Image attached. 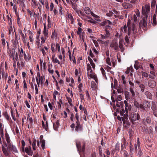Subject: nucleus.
<instances>
[{
	"label": "nucleus",
	"instance_id": "obj_1",
	"mask_svg": "<svg viewBox=\"0 0 157 157\" xmlns=\"http://www.w3.org/2000/svg\"><path fill=\"white\" fill-rule=\"evenodd\" d=\"M142 14L143 15L142 20L140 21V26L143 28H145L147 26V20L148 15L150 13V6L149 4H146L142 7Z\"/></svg>",
	"mask_w": 157,
	"mask_h": 157
},
{
	"label": "nucleus",
	"instance_id": "obj_2",
	"mask_svg": "<svg viewBox=\"0 0 157 157\" xmlns=\"http://www.w3.org/2000/svg\"><path fill=\"white\" fill-rule=\"evenodd\" d=\"M127 25L128 28V35H126L125 37V40L127 43L129 44V41L128 36L130 34L131 31H132V33H135L137 32V29L134 24H133L131 26L130 24V23L128 22L127 23Z\"/></svg>",
	"mask_w": 157,
	"mask_h": 157
},
{
	"label": "nucleus",
	"instance_id": "obj_3",
	"mask_svg": "<svg viewBox=\"0 0 157 157\" xmlns=\"http://www.w3.org/2000/svg\"><path fill=\"white\" fill-rule=\"evenodd\" d=\"M124 102L125 106V113L124 115H125V116H126V118H127V116L128 115V113L131 110L132 106L131 105L128 104V102L124 100Z\"/></svg>",
	"mask_w": 157,
	"mask_h": 157
},
{
	"label": "nucleus",
	"instance_id": "obj_4",
	"mask_svg": "<svg viewBox=\"0 0 157 157\" xmlns=\"http://www.w3.org/2000/svg\"><path fill=\"white\" fill-rule=\"evenodd\" d=\"M2 150L3 152L6 157H10L11 154V151L8 147H5L3 145L2 146Z\"/></svg>",
	"mask_w": 157,
	"mask_h": 157
},
{
	"label": "nucleus",
	"instance_id": "obj_5",
	"mask_svg": "<svg viewBox=\"0 0 157 157\" xmlns=\"http://www.w3.org/2000/svg\"><path fill=\"white\" fill-rule=\"evenodd\" d=\"M140 118V116L139 114L132 113H131L130 119L132 123L137 120H138Z\"/></svg>",
	"mask_w": 157,
	"mask_h": 157
},
{
	"label": "nucleus",
	"instance_id": "obj_6",
	"mask_svg": "<svg viewBox=\"0 0 157 157\" xmlns=\"http://www.w3.org/2000/svg\"><path fill=\"white\" fill-rule=\"evenodd\" d=\"M110 47L113 48L114 49L117 51H119L118 48V44L116 40H113L111 43Z\"/></svg>",
	"mask_w": 157,
	"mask_h": 157
},
{
	"label": "nucleus",
	"instance_id": "obj_7",
	"mask_svg": "<svg viewBox=\"0 0 157 157\" xmlns=\"http://www.w3.org/2000/svg\"><path fill=\"white\" fill-rule=\"evenodd\" d=\"M76 146L78 151L80 153L84 152L85 150V144H84L82 148L81 147L80 143L79 141L76 142Z\"/></svg>",
	"mask_w": 157,
	"mask_h": 157
},
{
	"label": "nucleus",
	"instance_id": "obj_8",
	"mask_svg": "<svg viewBox=\"0 0 157 157\" xmlns=\"http://www.w3.org/2000/svg\"><path fill=\"white\" fill-rule=\"evenodd\" d=\"M25 151L28 155L32 156L33 154V152L32 151L31 146H29L28 147H26L25 149Z\"/></svg>",
	"mask_w": 157,
	"mask_h": 157
},
{
	"label": "nucleus",
	"instance_id": "obj_9",
	"mask_svg": "<svg viewBox=\"0 0 157 157\" xmlns=\"http://www.w3.org/2000/svg\"><path fill=\"white\" fill-rule=\"evenodd\" d=\"M122 141L123 143V144H121V150H122L126 148V146L128 144V143L126 142V139L124 137L122 139Z\"/></svg>",
	"mask_w": 157,
	"mask_h": 157
},
{
	"label": "nucleus",
	"instance_id": "obj_10",
	"mask_svg": "<svg viewBox=\"0 0 157 157\" xmlns=\"http://www.w3.org/2000/svg\"><path fill=\"white\" fill-rule=\"evenodd\" d=\"M128 115L127 118L125 115H124V117H121L123 123L124 124H126L127 125H129L130 124V123L128 120Z\"/></svg>",
	"mask_w": 157,
	"mask_h": 157
},
{
	"label": "nucleus",
	"instance_id": "obj_11",
	"mask_svg": "<svg viewBox=\"0 0 157 157\" xmlns=\"http://www.w3.org/2000/svg\"><path fill=\"white\" fill-rule=\"evenodd\" d=\"M83 130V126L82 124L77 125H76L75 130L78 133L81 132Z\"/></svg>",
	"mask_w": 157,
	"mask_h": 157
},
{
	"label": "nucleus",
	"instance_id": "obj_12",
	"mask_svg": "<svg viewBox=\"0 0 157 157\" xmlns=\"http://www.w3.org/2000/svg\"><path fill=\"white\" fill-rule=\"evenodd\" d=\"M100 24L101 26H105L106 25L108 24L112 25V22L108 20H105V21L102 22L100 23Z\"/></svg>",
	"mask_w": 157,
	"mask_h": 157
},
{
	"label": "nucleus",
	"instance_id": "obj_13",
	"mask_svg": "<svg viewBox=\"0 0 157 157\" xmlns=\"http://www.w3.org/2000/svg\"><path fill=\"white\" fill-rule=\"evenodd\" d=\"M123 41L121 40L119 41L118 44V48L120 49L121 51L123 52L124 50V45L123 44Z\"/></svg>",
	"mask_w": 157,
	"mask_h": 157
},
{
	"label": "nucleus",
	"instance_id": "obj_14",
	"mask_svg": "<svg viewBox=\"0 0 157 157\" xmlns=\"http://www.w3.org/2000/svg\"><path fill=\"white\" fill-rule=\"evenodd\" d=\"M149 87L151 88H154L156 85V83L155 81L153 80H150L148 82Z\"/></svg>",
	"mask_w": 157,
	"mask_h": 157
},
{
	"label": "nucleus",
	"instance_id": "obj_15",
	"mask_svg": "<svg viewBox=\"0 0 157 157\" xmlns=\"http://www.w3.org/2000/svg\"><path fill=\"white\" fill-rule=\"evenodd\" d=\"M90 73V74L89 75L90 77L91 78H94L95 80V82L97 83L98 81V79L96 75L94 73L93 71L91 73Z\"/></svg>",
	"mask_w": 157,
	"mask_h": 157
},
{
	"label": "nucleus",
	"instance_id": "obj_16",
	"mask_svg": "<svg viewBox=\"0 0 157 157\" xmlns=\"http://www.w3.org/2000/svg\"><path fill=\"white\" fill-rule=\"evenodd\" d=\"M8 147V148H9L10 151L12 150L14 153H18V151L16 147L13 144H11L10 147Z\"/></svg>",
	"mask_w": 157,
	"mask_h": 157
},
{
	"label": "nucleus",
	"instance_id": "obj_17",
	"mask_svg": "<svg viewBox=\"0 0 157 157\" xmlns=\"http://www.w3.org/2000/svg\"><path fill=\"white\" fill-rule=\"evenodd\" d=\"M55 55H52V62L54 63H57L58 64H60V63L59 60L57 59L56 58H55Z\"/></svg>",
	"mask_w": 157,
	"mask_h": 157
},
{
	"label": "nucleus",
	"instance_id": "obj_18",
	"mask_svg": "<svg viewBox=\"0 0 157 157\" xmlns=\"http://www.w3.org/2000/svg\"><path fill=\"white\" fill-rule=\"evenodd\" d=\"M117 91L119 93H122L123 92V90L121 85H120L118 87H116Z\"/></svg>",
	"mask_w": 157,
	"mask_h": 157
},
{
	"label": "nucleus",
	"instance_id": "obj_19",
	"mask_svg": "<svg viewBox=\"0 0 157 157\" xmlns=\"http://www.w3.org/2000/svg\"><path fill=\"white\" fill-rule=\"evenodd\" d=\"M43 34L44 36L45 39H47L48 37V31L47 28L44 29V30L43 32Z\"/></svg>",
	"mask_w": 157,
	"mask_h": 157
},
{
	"label": "nucleus",
	"instance_id": "obj_20",
	"mask_svg": "<svg viewBox=\"0 0 157 157\" xmlns=\"http://www.w3.org/2000/svg\"><path fill=\"white\" fill-rule=\"evenodd\" d=\"M124 96L127 100H128L130 98V94L128 91H125L124 92Z\"/></svg>",
	"mask_w": 157,
	"mask_h": 157
},
{
	"label": "nucleus",
	"instance_id": "obj_21",
	"mask_svg": "<svg viewBox=\"0 0 157 157\" xmlns=\"http://www.w3.org/2000/svg\"><path fill=\"white\" fill-rule=\"evenodd\" d=\"M156 17H157V15L155 13V14L153 16V23H152V24H153L154 25H156L157 23L156 21Z\"/></svg>",
	"mask_w": 157,
	"mask_h": 157
},
{
	"label": "nucleus",
	"instance_id": "obj_22",
	"mask_svg": "<svg viewBox=\"0 0 157 157\" xmlns=\"http://www.w3.org/2000/svg\"><path fill=\"white\" fill-rule=\"evenodd\" d=\"M59 124V120H57L56 122L53 123V128L55 130H57Z\"/></svg>",
	"mask_w": 157,
	"mask_h": 157
},
{
	"label": "nucleus",
	"instance_id": "obj_23",
	"mask_svg": "<svg viewBox=\"0 0 157 157\" xmlns=\"http://www.w3.org/2000/svg\"><path fill=\"white\" fill-rule=\"evenodd\" d=\"M87 70L88 71L87 74L88 75L89 74V72L91 73L93 71L91 69V67L90 65L88 63L87 65Z\"/></svg>",
	"mask_w": 157,
	"mask_h": 157
},
{
	"label": "nucleus",
	"instance_id": "obj_24",
	"mask_svg": "<svg viewBox=\"0 0 157 157\" xmlns=\"http://www.w3.org/2000/svg\"><path fill=\"white\" fill-rule=\"evenodd\" d=\"M147 96V98L149 99H151L152 97V94L148 91H146L144 93Z\"/></svg>",
	"mask_w": 157,
	"mask_h": 157
},
{
	"label": "nucleus",
	"instance_id": "obj_25",
	"mask_svg": "<svg viewBox=\"0 0 157 157\" xmlns=\"http://www.w3.org/2000/svg\"><path fill=\"white\" fill-rule=\"evenodd\" d=\"M143 105L144 107L145 108V109H146L148 108H150V104L147 101H145L143 103Z\"/></svg>",
	"mask_w": 157,
	"mask_h": 157
},
{
	"label": "nucleus",
	"instance_id": "obj_26",
	"mask_svg": "<svg viewBox=\"0 0 157 157\" xmlns=\"http://www.w3.org/2000/svg\"><path fill=\"white\" fill-rule=\"evenodd\" d=\"M23 55L24 59L26 61H28L31 59V56H29V55L27 56L25 52H24Z\"/></svg>",
	"mask_w": 157,
	"mask_h": 157
},
{
	"label": "nucleus",
	"instance_id": "obj_27",
	"mask_svg": "<svg viewBox=\"0 0 157 157\" xmlns=\"http://www.w3.org/2000/svg\"><path fill=\"white\" fill-rule=\"evenodd\" d=\"M84 11L86 13L88 14H91L92 13L90 9L88 7H86L85 8Z\"/></svg>",
	"mask_w": 157,
	"mask_h": 157
},
{
	"label": "nucleus",
	"instance_id": "obj_28",
	"mask_svg": "<svg viewBox=\"0 0 157 157\" xmlns=\"http://www.w3.org/2000/svg\"><path fill=\"white\" fill-rule=\"evenodd\" d=\"M117 111H118V112L120 113V115L121 116H123V117H124V115L125 114H124V113H125V110L124 109H117Z\"/></svg>",
	"mask_w": 157,
	"mask_h": 157
},
{
	"label": "nucleus",
	"instance_id": "obj_29",
	"mask_svg": "<svg viewBox=\"0 0 157 157\" xmlns=\"http://www.w3.org/2000/svg\"><path fill=\"white\" fill-rule=\"evenodd\" d=\"M111 25H110L109 24L106 25L104 27V29H105V30L111 31L112 30V27L111 26Z\"/></svg>",
	"mask_w": 157,
	"mask_h": 157
},
{
	"label": "nucleus",
	"instance_id": "obj_30",
	"mask_svg": "<svg viewBox=\"0 0 157 157\" xmlns=\"http://www.w3.org/2000/svg\"><path fill=\"white\" fill-rule=\"evenodd\" d=\"M129 91L132 94V98H134L135 97V93L132 88L131 87L129 88Z\"/></svg>",
	"mask_w": 157,
	"mask_h": 157
},
{
	"label": "nucleus",
	"instance_id": "obj_31",
	"mask_svg": "<svg viewBox=\"0 0 157 157\" xmlns=\"http://www.w3.org/2000/svg\"><path fill=\"white\" fill-rule=\"evenodd\" d=\"M6 140L7 143V144H6V146L8 147H10L11 145L12 144L10 142V138L9 137L7 138L6 139Z\"/></svg>",
	"mask_w": 157,
	"mask_h": 157
},
{
	"label": "nucleus",
	"instance_id": "obj_32",
	"mask_svg": "<svg viewBox=\"0 0 157 157\" xmlns=\"http://www.w3.org/2000/svg\"><path fill=\"white\" fill-rule=\"evenodd\" d=\"M151 109L152 111L157 109L156 105L155 103L154 102H152Z\"/></svg>",
	"mask_w": 157,
	"mask_h": 157
},
{
	"label": "nucleus",
	"instance_id": "obj_33",
	"mask_svg": "<svg viewBox=\"0 0 157 157\" xmlns=\"http://www.w3.org/2000/svg\"><path fill=\"white\" fill-rule=\"evenodd\" d=\"M139 87L140 88L142 92H144V91L145 89H146L145 86L144 85L142 84H140Z\"/></svg>",
	"mask_w": 157,
	"mask_h": 157
},
{
	"label": "nucleus",
	"instance_id": "obj_34",
	"mask_svg": "<svg viewBox=\"0 0 157 157\" xmlns=\"http://www.w3.org/2000/svg\"><path fill=\"white\" fill-rule=\"evenodd\" d=\"M92 49L94 53L96 55V57H98V55L99 54V52L94 47H92Z\"/></svg>",
	"mask_w": 157,
	"mask_h": 157
},
{
	"label": "nucleus",
	"instance_id": "obj_35",
	"mask_svg": "<svg viewBox=\"0 0 157 157\" xmlns=\"http://www.w3.org/2000/svg\"><path fill=\"white\" fill-rule=\"evenodd\" d=\"M91 15L94 17L95 18V20H97V21H101L99 19V17L97 15H96L94 14L93 13H91Z\"/></svg>",
	"mask_w": 157,
	"mask_h": 157
},
{
	"label": "nucleus",
	"instance_id": "obj_36",
	"mask_svg": "<svg viewBox=\"0 0 157 157\" xmlns=\"http://www.w3.org/2000/svg\"><path fill=\"white\" fill-rule=\"evenodd\" d=\"M37 140H36L35 139H34L33 140V143L32 144V145L33 146V150H35L36 148L35 147V146L36 145V143Z\"/></svg>",
	"mask_w": 157,
	"mask_h": 157
},
{
	"label": "nucleus",
	"instance_id": "obj_37",
	"mask_svg": "<svg viewBox=\"0 0 157 157\" xmlns=\"http://www.w3.org/2000/svg\"><path fill=\"white\" fill-rule=\"evenodd\" d=\"M145 121L148 124H150L151 122V117H147L145 120Z\"/></svg>",
	"mask_w": 157,
	"mask_h": 157
},
{
	"label": "nucleus",
	"instance_id": "obj_38",
	"mask_svg": "<svg viewBox=\"0 0 157 157\" xmlns=\"http://www.w3.org/2000/svg\"><path fill=\"white\" fill-rule=\"evenodd\" d=\"M138 108L140 109V110L141 112H143L144 110H145V109L144 107L143 104L142 105L141 104H140V105Z\"/></svg>",
	"mask_w": 157,
	"mask_h": 157
},
{
	"label": "nucleus",
	"instance_id": "obj_39",
	"mask_svg": "<svg viewBox=\"0 0 157 157\" xmlns=\"http://www.w3.org/2000/svg\"><path fill=\"white\" fill-rule=\"evenodd\" d=\"M57 36V34L54 30V32H52V35L51 36V38L54 39Z\"/></svg>",
	"mask_w": 157,
	"mask_h": 157
},
{
	"label": "nucleus",
	"instance_id": "obj_40",
	"mask_svg": "<svg viewBox=\"0 0 157 157\" xmlns=\"http://www.w3.org/2000/svg\"><path fill=\"white\" fill-rule=\"evenodd\" d=\"M41 144V147L43 149H44L45 147V140H42L40 141Z\"/></svg>",
	"mask_w": 157,
	"mask_h": 157
},
{
	"label": "nucleus",
	"instance_id": "obj_41",
	"mask_svg": "<svg viewBox=\"0 0 157 157\" xmlns=\"http://www.w3.org/2000/svg\"><path fill=\"white\" fill-rule=\"evenodd\" d=\"M66 98L67 99L69 104L71 106H72L73 105L71 103V102L72 101L71 99L70 98L68 97H66Z\"/></svg>",
	"mask_w": 157,
	"mask_h": 157
},
{
	"label": "nucleus",
	"instance_id": "obj_42",
	"mask_svg": "<svg viewBox=\"0 0 157 157\" xmlns=\"http://www.w3.org/2000/svg\"><path fill=\"white\" fill-rule=\"evenodd\" d=\"M7 76H8L7 73H6L5 75V71L4 70H3L2 71V78H5L6 79V78H7Z\"/></svg>",
	"mask_w": 157,
	"mask_h": 157
},
{
	"label": "nucleus",
	"instance_id": "obj_43",
	"mask_svg": "<svg viewBox=\"0 0 157 157\" xmlns=\"http://www.w3.org/2000/svg\"><path fill=\"white\" fill-rule=\"evenodd\" d=\"M21 144L22 145V150L23 151H24V147L25 145V143L23 140L21 141Z\"/></svg>",
	"mask_w": 157,
	"mask_h": 157
},
{
	"label": "nucleus",
	"instance_id": "obj_44",
	"mask_svg": "<svg viewBox=\"0 0 157 157\" xmlns=\"http://www.w3.org/2000/svg\"><path fill=\"white\" fill-rule=\"evenodd\" d=\"M134 106L138 108L139 105H140V104H139L137 101H135L134 102Z\"/></svg>",
	"mask_w": 157,
	"mask_h": 157
},
{
	"label": "nucleus",
	"instance_id": "obj_45",
	"mask_svg": "<svg viewBox=\"0 0 157 157\" xmlns=\"http://www.w3.org/2000/svg\"><path fill=\"white\" fill-rule=\"evenodd\" d=\"M48 71L51 74H53L54 72V71L53 70H51L50 65L48 66Z\"/></svg>",
	"mask_w": 157,
	"mask_h": 157
},
{
	"label": "nucleus",
	"instance_id": "obj_46",
	"mask_svg": "<svg viewBox=\"0 0 157 157\" xmlns=\"http://www.w3.org/2000/svg\"><path fill=\"white\" fill-rule=\"evenodd\" d=\"M91 86L92 88L95 89L96 88V84L94 81H92L91 82Z\"/></svg>",
	"mask_w": 157,
	"mask_h": 157
},
{
	"label": "nucleus",
	"instance_id": "obj_47",
	"mask_svg": "<svg viewBox=\"0 0 157 157\" xmlns=\"http://www.w3.org/2000/svg\"><path fill=\"white\" fill-rule=\"evenodd\" d=\"M19 53V56L18 58L21 61H22L23 60V54L22 53H21V52L18 53Z\"/></svg>",
	"mask_w": 157,
	"mask_h": 157
},
{
	"label": "nucleus",
	"instance_id": "obj_48",
	"mask_svg": "<svg viewBox=\"0 0 157 157\" xmlns=\"http://www.w3.org/2000/svg\"><path fill=\"white\" fill-rule=\"evenodd\" d=\"M21 36L22 37V40H23V42L24 43H25L26 40V37H25L24 34H22V35H21Z\"/></svg>",
	"mask_w": 157,
	"mask_h": 157
},
{
	"label": "nucleus",
	"instance_id": "obj_49",
	"mask_svg": "<svg viewBox=\"0 0 157 157\" xmlns=\"http://www.w3.org/2000/svg\"><path fill=\"white\" fill-rule=\"evenodd\" d=\"M141 73L142 76L145 77H147L148 76V74L145 72L142 71Z\"/></svg>",
	"mask_w": 157,
	"mask_h": 157
},
{
	"label": "nucleus",
	"instance_id": "obj_50",
	"mask_svg": "<svg viewBox=\"0 0 157 157\" xmlns=\"http://www.w3.org/2000/svg\"><path fill=\"white\" fill-rule=\"evenodd\" d=\"M151 6L152 7H154L155 6L156 1L155 0H152L151 1Z\"/></svg>",
	"mask_w": 157,
	"mask_h": 157
},
{
	"label": "nucleus",
	"instance_id": "obj_51",
	"mask_svg": "<svg viewBox=\"0 0 157 157\" xmlns=\"http://www.w3.org/2000/svg\"><path fill=\"white\" fill-rule=\"evenodd\" d=\"M119 104H120V109H124V104L123 103V102L121 101L119 102Z\"/></svg>",
	"mask_w": 157,
	"mask_h": 157
},
{
	"label": "nucleus",
	"instance_id": "obj_52",
	"mask_svg": "<svg viewBox=\"0 0 157 157\" xmlns=\"http://www.w3.org/2000/svg\"><path fill=\"white\" fill-rule=\"evenodd\" d=\"M3 115L7 120H8L9 119V117L7 112H5L3 114Z\"/></svg>",
	"mask_w": 157,
	"mask_h": 157
},
{
	"label": "nucleus",
	"instance_id": "obj_53",
	"mask_svg": "<svg viewBox=\"0 0 157 157\" xmlns=\"http://www.w3.org/2000/svg\"><path fill=\"white\" fill-rule=\"evenodd\" d=\"M106 63L109 65H111V63L110 61V59L109 57H107L106 59Z\"/></svg>",
	"mask_w": 157,
	"mask_h": 157
},
{
	"label": "nucleus",
	"instance_id": "obj_54",
	"mask_svg": "<svg viewBox=\"0 0 157 157\" xmlns=\"http://www.w3.org/2000/svg\"><path fill=\"white\" fill-rule=\"evenodd\" d=\"M150 72L151 74L152 75H153L154 76H156L155 70H150Z\"/></svg>",
	"mask_w": 157,
	"mask_h": 157
},
{
	"label": "nucleus",
	"instance_id": "obj_55",
	"mask_svg": "<svg viewBox=\"0 0 157 157\" xmlns=\"http://www.w3.org/2000/svg\"><path fill=\"white\" fill-rule=\"evenodd\" d=\"M143 131L146 133H148L149 132V131H148V129L145 127H144L143 128Z\"/></svg>",
	"mask_w": 157,
	"mask_h": 157
},
{
	"label": "nucleus",
	"instance_id": "obj_56",
	"mask_svg": "<svg viewBox=\"0 0 157 157\" xmlns=\"http://www.w3.org/2000/svg\"><path fill=\"white\" fill-rule=\"evenodd\" d=\"M114 15L115 17H117L119 15V13L118 12H117L116 10H114Z\"/></svg>",
	"mask_w": 157,
	"mask_h": 157
},
{
	"label": "nucleus",
	"instance_id": "obj_57",
	"mask_svg": "<svg viewBox=\"0 0 157 157\" xmlns=\"http://www.w3.org/2000/svg\"><path fill=\"white\" fill-rule=\"evenodd\" d=\"M100 70L102 74L103 75L105 76V72L103 68L102 67H101L100 69Z\"/></svg>",
	"mask_w": 157,
	"mask_h": 157
},
{
	"label": "nucleus",
	"instance_id": "obj_58",
	"mask_svg": "<svg viewBox=\"0 0 157 157\" xmlns=\"http://www.w3.org/2000/svg\"><path fill=\"white\" fill-rule=\"evenodd\" d=\"M89 55L92 58L94 57V55L91 49H90L89 51Z\"/></svg>",
	"mask_w": 157,
	"mask_h": 157
},
{
	"label": "nucleus",
	"instance_id": "obj_59",
	"mask_svg": "<svg viewBox=\"0 0 157 157\" xmlns=\"http://www.w3.org/2000/svg\"><path fill=\"white\" fill-rule=\"evenodd\" d=\"M129 83L130 84V88H133L134 86V84L131 81H129Z\"/></svg>",
	"mask_w": 157,
	"mask_h": 157
},
{
	"label": "nucleus",
	"instance_id": "obj_60",
	"mask_svg": "<svg viewBox=\"0 0 157 157\" xmlns=\"http://www.w3.org/2000/svg\"><path fill=\"white\" fill-rule=\"evenodd\" d=\"M82 30V28L80 27H78V30L77 32V34L78 35H80Z\"/></svg>",
	"mask_w": 157,
	"mask_h": 157
},
{
	"label": "nucleus",
	"instance_id": "obj_61",
	"mask_svg": "<svg viewBox=\"0 0 157 157\" xmlns=\"http://www.w3.org/2000/svg\"><path fill=\"white\" fill-rule=\"evenodd\" d=\"M113 14L114 13L113 12L109 11L108 13H107V16L110 17L113 16Z\"/></svg>",
	"mask_w": 157,
	"mask_h": 157
},
{
	"label": "nucleus",
	"instance_id": "obj_62",
	"mask_svg": "<svg viewBox=\"0 0 157 157\" xmlns=\"http://www.w3.org/2000/svg\"><path fill=\"white\" fill-rule=\"evenodd\" d=\"M137 17H137L136 16V15H135V14L134 15H133V20H134V21L135 22H136L137 21L138 19H139L138 17V18Z\"/></svg>",
	"mask_w": 157,
	"mask_h": 157
},
{
	"label": "nucleus",
	"instance_id": "obj_63",
	"mask_svg": "<svg viewBox=\"0 0 157 157\" xmlns=\"http://www.w3.org/2000/svg\"><path fill=\"white\" fill-rule=\"evenodd\" d=\"M124 157H128V152L125 150H124Z\"/></svg>",
	"mask_w": 157,
	"mask_h": 157
},
{
	"label": "nucleus",
	"instance_id": "obj_64",
	"mask_svg": "<svg viewBox=\"0 0 157 157\" xmlns=\"http://www.w3.org/2000/svg\"><path fill=\"white\" fill-rule=\"evenodd\" d=\"M153 112V113L154 115L156 117H157V109L155 110H154Z\"/></svg>",
	"mask_w": 157,
	"mask_h": 157
}]
</instances>
